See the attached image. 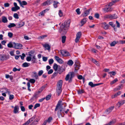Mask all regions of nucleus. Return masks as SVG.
<instances>
[{"mask_svg": "<svg viewBox=\"0 0 125 125\" xmlns=\"http://www.w3.org/2000/svg\"><path fill=\"white\" fill-rule=\"evenodd\" d=\"M43 73V71L42 70L39 71L38 73V75L39 76H41Z\"/></svg>", "mask_w": 125, "mask_h": 125, "instance_id": "nucleus-47", "label": "nucleus"}, {"mask_svg": "<svg viewBox=\"0 0 125 125\" xmlns=\"http://www.w3.org/2000/svg\"><path fill=\"white\" fill-rule=\"evenodd\" d=\"M48 59L47 57H42V60L44 62L46 61Z\"/></svg>", "mask_w": 125, "mask_h": 125, "instance_id": "nucleus-54", "label": "nucleus"}, {"mask_svg": "<svg viewBox=\"0 0 125 125\" xmlns=\"http://www.w3.org/2000/svg\"><path fill=\"white\" fill-rule=\"evenodd\" d=\"M35 118V116H33L32 117L30 118L26 122L24 123L23 125H28L29 124L34 120Z\"/></svg>", "mask_w": 125, "mask_h": 125, "instance_id": "nucleus-7", "label": "nucleus"}, {"mask_svg": "<svg viewBox=\"0 0 125 125\" xmlns=\"http://www.w3.org/2000/svg\"><path fill=\"white\" fill-rule=\"evenodd\" d=\"M101 27L105 30L108 29L109 27V25L105 22L101 23Z\"/></svg>", "mask_w": 125, "mask_h": 125, "instance_id": "nucleus-9", "label": "nucleus"}, {"mask_svg": "<svg viewBox=\"0 0 125 125\" xmlns=\"http://www.w3.org/2000/svg\"><path fill=\"white\" fill-rule=\"evenodd\" d=\"M58 62L60 63H63V61L60 58V59L58 61Z\"/></svg>", "mask_w": 125, "mask_h": 125, "instance_id": "nucleus-62", "label": "nucleus"}, {"mask_svg": "<svg viewBox=\"0 0 125 125\" xmlns=\"http://www.w3.org/2000/svg\"><path fill=\"white\" fill-rule=\"evenodd\" d=\"M70 23V20L65 21L60 27L59 31L60 33L64 34H66L69 27Z\"/></svg>", "mask_w": 125, "mask_h": 125, "instance_id": "nucleus-1", "label": "nucleus"}, {"mask_svg": "<svg viewBox=\"0 0 125 125\" xmlns=\"http://www.w3.org/2000/svg\"><path fill=\"white\" fill-rule=\"evenodd\" d=\"M62 80H60L57 83L56 87L62 88Z\"/></svg>", "mask_w": 125, "mask_h": 125, "instance_id": "nucleus-13", "label": "nucleus"}, {"mask_svg": "<svg viewBox=\"0 0 125 125\" xmlns=\"http://www.w3.org/2000/svg\"><path fill=\"white\" fill-rule=\"evenodd\" d=\"M45 97H44L43 98H41L39 100V102H42L45 99Z\"/></svg>", "mask_w": 125, "mask_h": 125, "instance_id": "nucleus-64", "label": "nucleus"}, {"mask_svg": "<svg viewBox=\"0 0 125 125\" xmlns=\"http://www.w3.org/2000/svg\"><path fill=\"white\" fill-rule=\"evenodd\" d=\"M105 17L106 18H109L110 19H116L118 17L117 15L115 14H114L113 15L108 14L105 15Z\"/></svg>", "mask_w": 125, "mask_h": 125, "instance_id": "nucleus-4", "label": "nucleus"}, {"mask_svg": "<svg viewBox=\"0 0 125 125\" xmlns=\"http://www.w3.org/2000/svg\"><path fill=\"white\" fill-rule=\"evenodd\" d=\"M47 35H46L40 36L38 37V39L40 40H42L44 39L45 38L47 37Z\"/></svg>", "mask_w": 125, "mask_h": 125, "instance_id": "nucleus-25", "label": "nucleus"}, {"mask_svg": "<svg viewBox=\"0 0 125 125\" xmlns=\"http://www.w3.org/2000/svg\"><path fill=\"white\" fill-rule=\"evenodd\" d=\"M13 46H14V48H15L16 43L15 42H10L7 45V46L8 47L10 48L13 47Z\"/></svg>", "mask_w": 125, "mask_h": 125, "instance_id": "nucleus-10", "label": "nucleus"}, {"mask_svg": "<svg viewBox=\"0 0 125 125\" xmlns=\"http://www.w3.org/2000/svg\"><path fill=\"white\" fill-rule=\"evenodd\" d=\"M2 22L3 23H6L7 21V20L5 16H3L2 19Z\"/></svg>", "mask_w": 125, "mask_h": 125, "instance_id": "nucleus-28", "label": "nucleus"}, {"mask_svg": "<svg viewBox=\"0 0 125 125\" xmlns=\"http://www.w3.org/2000/svg\"><path fill=\"white\" fill-rule=\"evenodd\" d=\"M60 52L63 56H70L69 53L66 51L63 50H60Z\"/></svg>", "mask_w": 125, "mask_h": 125, "instance_id": "nucleus-6", "label": "nucleus"}, {"mask_svg": "<svg viewBox=\"0 0 125 125\" xmlns=\"http://www.w3.org/2000/svg\"><path fill=\"white\" fill-rule=\"evenodd\" d=\"M16 26L15 24L13 23H10L9 25L8 26V27L9 28H11L14 27Z\"/></svg>", "mask_w": 125, "mask_h": 125, "instance_id": "nucleus-30", "label": "nucleus"}, {"mask_svg": "<svg viewBox=\"0 0 125 125\" xmlns=\"http://www.w3.org/2000/svg\"><path fill=\"white\" fill-rule=\"evenodd\" d=\"M32 77H35L36 79H37L38 78V75L37 73L35 72H33L32 73Z\"/></svg>", "mask_w": 125, "mask_h": 125, "instance_id": "nucleus-20", "label": "nucleus"}, {"mask_svg": "<svg viewBox=\"0 0 125 125\" xmlns=\"http://www.w3.org/2000/svg\"><path fill=\"white\" fill-rule=\"evenodd\" d=\"M53 70L52 69H50L48 72V74H50L52 73H53Z\"/></svg>", "mask_w": 125, "mask_h": 125, "instance_id": "nucleus-61", "label": "nucleus"}, {"mask_svg": "<svg viewBox=\"0 0 125 125\" xmlns=\"http://www.w3.org/2000/svg\"><path fill=\"white\" fill-rule=\"evenodd\" d=\"M26 60L28 61H30L31 60V58L30 56H28L26 58Z\"/></svg>", "mask_w": 125, "mask_h": 125, "instance_id": "nucleus-56", "label": "nucleus"}, {"mask_svg": "<svg viewBox=\"0 0 125 125\" xmlns=\"http://www.w3.org/2000/svg\"><path fill=\"white\" fill-rule=\"evenodd\" d=\"M92 61L93 62L95 63L97 65H99L98 62L96 60H95L93 59L92 60Z\"/></svg>", "mask_w": 125, "mask_h": 125, "instance_id": "nucleus-45", "label": "nucleus"}, {"mask_svg": "<svg viewBox=\"0 0 125 125\" xmlns=\"http://www.w3.org/2000/svg\"><path fill=\"white\" fill-rule=\"evenodd\" d=\"M58 73L56 71H55L53 74L52 76L51 77V78L53 79L54 77L57 76Z\"/></svg>", "mask_w": 125, "mask_h": 125, "instance_id": "nucleus-31", "label": "nucleus"}, {"mask_svg": "<svg viewBox=\"0 0 125 125\" xmlns=\"http://www.w3.org/2000/svg\"><path fill=\"white\" fill-rule=\"evenodd\" d=\"M57 94L58 96L60 95L61 94L62 91V88L56 87Z\"/></svg>", "mask_w": 125, "mask_h": 125, "instance_id": "nucleus-16", "label": "nucleus"}, {"mask_svg": "<svg viewBox=\"0 0 125 125\" xmlns=\"http://www.w3.org/2000/svg\"><path fill=\"white\" fill-rule=\"evenodd\" d=\"M51 96V95H48L46 96L45 98V99H46L47 100H48L50 99Z\"/></svg>", "mask_w": 125, "mask_h": 125, "instance_id": "nucleus-44", "label": "nucleus"}, {"mask_svg": "<svg viewBox=\"0 0 125 125\" xmlns=\"http://www.w3.org/2000/svg\"><path fill=\"white\" fill-rule=\"evenodd\" d=\"M9 58V55L5 54H0V59L2 61H4L8 59Z\"/></svg>", "mask_w": 125, "mask_h": 125, "instance_id": "nucleus-5", "label": "nucleus"}, {"mask_svg": "<svg viewBox=\"0 0 125 125\" xmlns=\"http://www.w3.org/2000/svg\"><path fill=\"white\" fill-rule=\"evenodd\" d=\"M59 14L60 17H61L62 16L63 13L61 10H59Z\"/></svg>", "mask_w": 125, "mask_h": 125, "instance_id": "nucleus-50", "label": "nucleus"}, {"mask_svg": "<svg viewBox=\"0 0 125 125\" xmlns=\"http://www.w3.org/2000/svg\"><path fill=\"white\" fill-rule=\"evenodd\" d=\"M23 45L21 44L16 43V49H21L22 48Z\"/></svg>", "mask_w": 125, "mask_h": 125, "instance_id": "nucleus-19", "label": "nucleus"}, {"mask_svg": "<svg viewBox=\"0 0 125 125\" xmlns=\"http://www.w3.org/2000/svg\"><path fill=\"white\" fill-rule=\"evenodd\" d=\"M99 14L98 13H96L95 15V17L97 19L99 18Z\"/></svg>", "mask_w": 125, "mask_h": 125, "instance_id": "nucleus-59", "label": "nucleus"}, {"mask_svg": "<svg viewBox=\"0 0 125 125\" xmlns=\"http://www.w3.org/2000/svg\"><path fill=\"white\" fill-rule=\"evenodd\" d=\"M87 21L86 18H84L81 21V23L82 24L81 26H83L84 24Z\"/></svg>", "mask_w": 125, "mask_h": 125, "instance_id": "nucleus-24", "label": "nucleus"}, {"mask_svg": "<svg viewBox=\"0 0 125 125\" xmlns=\"http://www.w3.org/2000/svg\"><path fill=\"white\" fill-rule=\"evenodd\" d=\"M26 56L25 55L24 53H23L22 54V55L21 56V58L22 60H24V57Z\"/></svg>", "mask_w": 125, "mask_h": 125, "instance_id": "nucleus-53", "label": "nucleus"}, {"mask_svg": "<svg viewBox=\"0 0 125 125\" xmlns=\"http://www.w3.org/2000/svg\"><path fill=\"white\" fill-rule=\"evenodd\" d=\"M75 70L76 71H77L79 69L80 66H79V64L78 65L76 64V62H75Z\"/></svg>", "mask_w": 125, "mask_h": 125, "instance_id": "nucleus-35", "label": "nucleus"}, {"mask_svg": "<svg viewBox=\"0 0 125 125\" xmlns=\"http://www.w3.org/2000/svg\"><path fill=\"white\" fill-rule=\"evenodd\" d=\"M54 62V61L52 59H50L49 61V63L50 65H51Z\"/></svg>", "mask_w": 125, "mask_h": 125, "instance_id": "nucleus-41", "label": "nucleus"}, {"mask_svg": "<svg viewBox=\"0 0 125 125\" xmlns=\"http://www.w3.org/2000/svg\"><path fill=\"white\" fill-rule=\"evenodd\" d=\"M24 24V23L22 21H21L19 23H18L17 24L16 27L19 28L23 26Z\"/></svg>", "mask_w": 125, "mask_h": 125, "instance_id": "nucleus-14", "label": "nucleus"}, {"mask_svg": "<svg viewBox=\"0 0 125 125\" xmlns=\"http://www.w3.org/2000/svg\"><path fill=\"white\" fill-rule=\"evenodd\" d=\"M73 63V62L71 60H70L68 61L67 64L69 66L72 65Z\"/></svg>", "mask_w": 125, "mask_h": 125, "instance_id": "nucleus-26", "label": "nucleus"}, {"mask_svg": "<svg viewBox=\"0 0 125 125\" xmlns=\"http://www.w3.org/2000/svg\"><path fill=\"white\" fill-rule=\"evenodd\" d=\"M14 7H13L11 8V10L12 11H16V2L14 3Z\"/></svg>", "mask_w": 125, "mask_h": 125, "instance_id": "nucleus-39", "label": "nucleus"}, {"mask_svg": "<svg viewBox=\"0 0 125 125\" xmlns=\"http://www.w3.org/2000/svg\"><path fill=\"white\" fill-rule=\"evenodd\" d=\"M103 10L105 12H109L111 11L113 9L111 7L105 8H103Z\"/></svg>", "mask_w": 125, "mask_h": 125, "instance_id": "nucleus-11", "label": "nucleus"}, {"mask_svg": "<svg viewBox=\"0 0 125 125\" xmlns=\"http://www.w3.org/2000/svg\"><path fill=\"white\" fill-rule=\"evenodd\" d=\"M48 9H46L42 11L39 14V16H40L44 15V14L46 12L48 11Z\"/></svg>", "mask_w": 125, "mask_h": 125, "instance_id": "nucleus-18", "label": "nucleus"}, {"mask_svg": "<svg viewBox=\"0 0 125 125\" xmlns=\"http://www.w3.org/2000/svg\"><path fill=\"white\" fill-rule=\"evenodd\" d=\"M8 36L10 38H11L12 37V33L10 32H9L8 34Z\"/></svg>", "mask_w": 125, "mask_h": 125, "instance_id": "nucleus-55", "label": "nucleus"}, {"mask_svg": "<svg viewBox=\"0 0 125 125\" xmlns=\"http://www.w3.org/2000/svg\"><path fill=\"white\" fill-rule=\"evenodd\" d=\"M109 24L110 25H111L113 27H115V25L112 22H109Z\"/></svg>", "mask_w": 125, "mask_h": 125, "instance_id": "nucleus-58", "label": "nucleus"}, {"mask_svg": "<svg viewBox=\"0 0 125 125\" xmlns=\"http://www.w3.org/2000/svg\"><path fill=\"white\" fill-rule=\"evenodd\" d=\"M30 65V63L25 62L22 64V66L23 67H26L29 66Z\"/></svg>", "mask_w": 125, "mask_h": 125, "instance_id": "nucleus-23", "label": "nucleus"}, {"mask_svg": "<svg viewBox=\"0 0 125 125\" xmlns=\"http://www.w3.org/2000/svg\"><path fill=\"white\" fill-rule=\"evenodd\" d=\"M43 46L45 48V50H47L49 51L50 50L51 47L49 44L45 43L43 45Z\"/></svg>", "mask_w": 125, "mask_h": 125, "instance_id": "nucleus-12", "label": "nucleus"}, {"mask_svg": "<svg viewBox=\"0 0 125 125\" xmlns=\"http://www.w3.org/2000/svg\"><path fill=\"white\" fill-rule=\"evenodd\" d=\"M40 104L39 103H37L35 104L34 107V109H36L37 107H40Z\"/></svg>", "mask_w": 125, "mask_h": 125, "instance_id": "nucleus-42", "label": "nucleus"}, {"mask_svg": "<svg viewBox=\"0 0 125 125\" xmlns=\"http://www.w3.org/2000/svg\"><path fill=\"white\" fill-rule=\"evenodd\" d=\"M62 102V101L61 100L58 101L55 109V111H57L58 110L57 115L59 118L63 117L62 114L64 113L65 112L64 110L62 107H61V106Z\"/></svg>", "mask_w": 125, "mask_h": 125, "instance_id": "nucleus-2", "label": "nucleus"}, {"mask_svg": "<svg viewBox=\"0 0 125 125\" xmlns=\"http://www.w3.org/2000/svg\"><path fill=\"white\" fill-rule=\"evenodd\" d=\"M84 92V91L83 90H79L78 91V93L79 94H81L83 93Z\"/></svg>", "mask_w": 125, "mask_h": 125, "instance_id": "nucleus-48", "label": "nucleus"}, {"mask_svg": "<svg viewBox=\"0 0 125 125\" xmlns=\"http://www.w3.org/2000/svg\"><path fill=\"white\" fill-rule=\"evenodd\" d=\"M66 37L65 36H63L62 37V42L64 43L65 42Z\"/></svg>", "mask_w": 125, "mask_h": 125, "instance_id": "nucleus-33", "label": "nucleus"}, {"mask_svg": "<svg viewBox=\"0 0 125 125\" xmlns=\"http://www.w3.org/2000/svg\"><path fill=\"white\" fill-rule=\"evenodd\" d=\"M10 4L8 3H5L4 4V6L5 7H8L9 6Z\"/></svg>", "mask_w": 125, "mask_h": 125, "instance_id": "nucleus-63", "label": "nucleus"}, {"mask_svg": "<svg viewBox=\"0 0 125 125\" xmlns=\"http://www.w3.org/2000/svg\"><path fill=\"white\" fill-rule=\"evenodd\" d=\"M26 56L25 55L24 53H23L22 54V55L21 56V58L22 60H24V57Z\"/></svg>", "mask_w": 125, "mask_h": 125, "instance_id": "nucleus-52", "label": "nucleus"}, {"mask_svg": "<svg viewBox=\"0 0 125 125\" xmlns=\"http://www.w3.org/2000/svg\"><path fill=\"white\" fill-rule=\"evenodd\" d=\"M117 42V41L116 42L115 41H114L111 43L110 45L111 46H114Z\"/></svg>", "mask_w": 125, "mask_h": 125, "instance_id": "nucleus-34", "label": "nucleus"}, {"mask_svg": "<svg viewBox=\"0 0 125 125\" xmlns=\"http://www.w3.org/2000/svg\"><path fill=\"white\" fill-rule=\"evenodd\" d=\"M21 111L23 112L25 111V108L24 106H20Z\"/></svg>", "mask_w": 125, "mask_h": 125, "instance_id": "nucleus-49", "label": "nucleus"}, {"mask_svg": "<svg viewBox=\"0 0 125 125\" xmlns=\"http://www.w3.org/2000/svg\"><path fill=\"white\" fill-rule=\"evenodd\" d=\"M118 81V80L117 78H116L113 81L111 82L110 83L111 84H113L115 83L116 82H117Z\"/></svg>", "mask_w": 125, "mask_h": 125, "instance_id": "nucleus-37", "label": "nucleus"}, {"mask_svg": "<svg viewBox=\"0 0 125 125\" xmlns=\"http://www.w3.org/2000/svg\"><path fill=\"white\" fill-rule=\"evenodd\" d=\"M35 80L33 79H31L29 80V82L31 83H35Z\"/></svg>", "mask_w": 125, "mask_h": 125, "instance_id": "nucleus-43", "label": "nucleus"}, {"mask_svg": "<svg viewBox=\"0 0 125 125\" xmlns=\"http://www.w3.org/2000/svg\"><path fill=\"white\" fill-rule=\"evenodd\" d=\"M53 118L51 117H49L48 119L45 120L46 122L48 123H50L52 120Z\"/></svg>", "mask_w": 125, "mask_h": 125, "instance_id": "nucleus-27", "label": "nucleus"}, {"mask_svg": "<svg viewBox=\"0 0 125 125\" xmlns=\"http://www.w3.org/2000/svg\"><path fill=\"white\" fill-rule=\"evenodd\" d=\"M46 86V85L43 86L40 89V91H39V92H41L45 88Z\"/></svg>", "mask_w": 125, "mask_h": 125, "instance_id": "nucleus-40", "label": "nucleus"}, {"mask_svg": "<svg viewBox=\"0 0 125 125\" xmlns=\"http://www.w3.org/2000/svg\"><path fill=\"white\" fill-rule=\"evenodd\" d=\"M76 11L77 12V14L78 15H80L81 13L80 11V9L79 8H77L76 10Z\"/></svg>", "mask_w": 125, "mask_h": 125, "instance_id": "nucleus-51", "label": "nucleus"}, {"mask_svg": "<svg viewBox=\"0 0 125 125\" xmlns=\"http://www.w3.org/2000/svg\"><path fill=\"white\" fill-rule=\"evenodd\" d=\"M14 51H12L10 52V54L11 55L13 56L14 55Z\"/></svg>", "mask_w": 125, "mask_h": 125, "instance_id": "nucleus-57", "label": "nucleus"}, {"mask_svg": "<svg viewBox=\"0 0 125 125\" xmlns=\"http://www.w3.org/2000/svg\"><path fill=\"white\" fill-rule=\"evenodd\" d=\"M36 61V59L35 58V56H33L31 60V61L32 62V63H34Z\"/></svg>", "mask_w": 125, "mask_h": 125, "instance_id": "nucleus-32", "label": "nucleus"}, {"mask_svg": "<svg viewBox=\"0 0 125 125\" xmlns=\"http://www.w3.org/2000/svg\"><path fill=\"white\" fill-rule=\"evenodd\" d=\"M58 68V65L56 63H54L53 66V68L55 71H56Z\"/></svg>", "mask_w": 125, "mask_h": 125, "instance_id": "nucleus-29", "label": "nucleus"}, {"mask_svg": "<svg viewBox=\"0 0 125 125\" xmlns=\"http://www.w3.org/2000/svg\"><path fill=\"white\" fill-rule=\"evenodd\" d=\"M90 10V9H89L85 11L84 12V14H83V17H86L89 14Z\"/></svg>", "mask_w": 125, "mask_h": 125, "instance_id": "nucleus-21", "label": "nucleus"}, {"mask_svg": "<svg viewBox=\"0 0 125 125\" xmlns=\"http://www.w3.org/2000/svg\"><path fill=\"white\" fill-rule=\"evenodd\" d=\"M109 73L110 74H112L113 75H115L116 74V73L115 72H109Z\"/></svg>", "mask_w": 125, "mask_h": 125, "instance_id": "nucleus-60", "label": "nucleus"}, {"mask_svg": "<svg viewBox=\"0 0 125 125\" xmlns=\"http://www.w3.org/2000/svg\"><path fill=\"white\" fill-rule=\"evenodd\" d=\"M74 76V73L73 72H69L66 76L65 79L66 81L69 80V82H71L72 79Z\"/></svg>", "mask_w": 125, "mask_h": 125, "instance_id": "nucleus-3", "label": "nucleus"}, {"mask_svg": "<svg viewBox=\"0 0 125 125\" xmlns=\"http://www.w3.org/2000/svg\"><path fill=\"white\" fill-rule=\"evenodd\" d=\"M27 85L28 87V90L30 91H31V89H30V83L29 82H28L27 83Z\"/></svg>", "mask_w": 125, "mask_h": 125, "instance_id": "nucleus-46", "label": "nucleus"}, {"mask_svg": "<svg viewBox=\"0 0 125 125\" xmlns=\"http://www.w3.org/2000/svg\"><path fill=\"white\" fill-rule=\"evenodd\" d=\"M125 103V100H123L118 102L117 104V105L119 107Z\"/></svg>", "mask_w": 125, "mask_h": 125, "instance_id": "nucleus-17", "label": "nucleus"}, {"mask_svg": "<svg viewBox=\"0 0 125 125\" xmlns=\"http://www.w3.org/2000/svg\"><path fill=\"white\" fill-rule=\"evenodd\" d=\"M4 92L5 93H8L9 94L10 93V90L6 88H4Z\"/></svg>", "mask_w": 125, "mask_h": 125, "instance_id": "nucleus-36", "label": "nucleus"}, {"mask_svg": "<svg viewBox=\"0 0 125 125\" xmlns=\"http://www.w3.org/2000/svg\"><path fill=\"white\" fill-rule=\"evenodd\" d=\"M60 4L59 2L57 1H54L53 5L54 8H56L58 7L57 4Z\"/></svg>", "mask_w": 125, "mask_h": 125, "instance_id": "nucleus-22", "label": "nucleus"}, {"mask_svg": "<svg viewBox=\"0 0 125 125\" xmlns=\"http://www.w3.org/2000/svg\"><path fill=\"white\" fill-rule=\"evenodd\" d=\"M114 108V106H112L109 108L107 109L106 111V112L107 114H109L111 112Z\"/></svg>", "mask_w": 125, "mask_h": 125, "instance_id": "nucleus-15", "label": "nucleus"}, {"mask_svg": "<svg viewBox=\"0 0 125 125\" xmlns=\"http://www.w3.org/2000/svg\"><path fill=\"white\" fill-rule=\"evenodd\" d=\"M81 36V32H79L77 33L76 34V37L75 39V42L77 43L78 42Z\"/></svg>", "mask_w": 125, "mask_h": 125, "instance_id": "nucleus-8", "label": "nucleus"}, {"mask_svg": "<svg viewBox=\"0 0 125 125\" xmlns=\"http://www.w3.org/2000/svg\"><path fill=\"white\" fill-rule=\"evenodd\" d=\"M88 85L91 87H95L94 84L92 82H90L89 83Z\"/></svg>", "mask_w": 125, "mask_h": 125, "instance_id": "nucleus-38", "label": "nucleus"}]
</instances>
